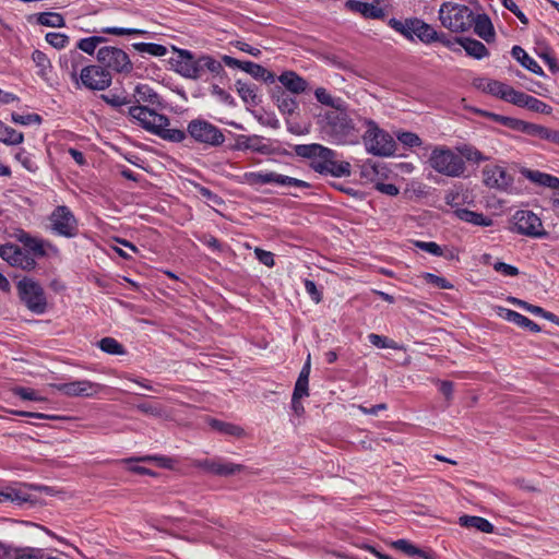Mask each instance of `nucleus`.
<instances>
[{"label": "nucleus", "instance_id": "obj_1", "mask_svg": "<svg viewBox=\"0 0 559 559\" xmlns=\"http://www.w3.org/2000/svg\"><path fill=\"white\" fill-rule=\"evenodd\" d=\"M324 133L336 144H350L357 141L358 134L347 109L329 110L324 114Z\"/></svg>", "mask_w": 559, "mask_h": 559}, {"label": "nucleus", "instance_id": "obj_2", "mask_svg": "<svg viewBox=\"0 0 559 559\" xmlns=\"http://www.w3.org/2000/svg\"><path fill=\"white\" fill-rule=\"evenodd\" d=\"M388 25L409 41L418 39L426 45L436 41L437 31L421 19L408 17L399 20L391 17L388 21Z\"/></svg>", "mask_w": 559, "mask_h": 559}, {"label": "nucleus", "instance_id": "obj_3", "mask_svg": "<svg viewBox=\"0 0 559 559\" xmlns=\"http://www.w3.org/2000/svg\"><path fill=\"white\" fill-rule=\"evenodd\" d=\"M428 162L433 170L447 177L459 178L466 170L461 156L447 146H435Z\"/></svg>", "mask_w": 559, "mask_h": 559}, {"label": "nucleus", "instance_id": "obj_4", "mask_svg": "<svg viewBox=\"0 0 559 559\" xmlns=\"http://www.w3.org/2000/svg\"><path fill=\"white\" fill-rule=\"evenodd\" d=\"M438 13L442 26L451 32L462 33L473 26L474 13L466 5L444 2Z\"/></svg>", "mask_w": 559, "mask_h": 559}, {"label": "nucleus", "instance_id": "obj_5", "mask_svg": "<svg viewBox=\"0 0 559 559\" xmlns=\"http://www.w3.org/2000/svg\"><path fill=\"white\" fill-rule=\"evenodd\" d=\"M365 123L367 126V131L365 132L362 140L366 150L376 156L393 155L396 151V143L392 135L380 129L373 120L367 119Z\"/></svg>", "mask_w": 559, "mask_h": 559}, {"label": "nucleus", "instance_id": "obj_6", "mask_svg": "<svg viewBox=\"0 0 559 559\" xmlns=\"http://www.w3.org/2000/svg\"><path fill=\"white\" fill-rule=\"evenodd\" d=\"M98 66L107 70L110 74L128 75L133 71V63L129 55L121 48L115 46H102L96 52Z\"/></svg>", "mask_w": 559, "mask_h": 559}, {"label": "nucleus", "instance_id": "obj_7", "mask_svg": "<svg viewBox=\"0 0 559 559\" xmlns=\"http://www.w3.org/2000/svg\"><path fill=\"white\" fill-rule=\"evenodd\" d=\"M240 182L250 187H261L264 185H275L280 187L298 189H307L310 187V183L307 181L274 171H248L241 176Z\"/></svg>", "mask_w": 559, "mask_h": 559}, {"label": "nucleus", "instance_id": "obj_8", "mask_svg": "<svg viewBox=\"0 0 559 559\" xmlns=\"http://www.w3.org/2000/svg\"><path fill=\"white\" fill-rule=\"evenodd\" d=\"M188 135L197 143L217 147L225 142V135L219 128L204 119H193L187 127Z\"/></svg>", "mask_w": 559, "mask_h": 559}, {"label": "nucleus", "instance_id": "obj_9", "mask_svg": "<svg viewBox=\"0 0 559 559\" xmlns=\"http://www.w3.org/2000/svg\"><path fill=\"white\" fill-rule=\"evenodd\" d=\"M20 299L26 308L36 314H43L47 309V300L43 287L31 278H23L17 283Z\"/></svg>", "mask_w": 559, "mask_h": 559}, {"label": "nucleus", "instance_id": "obj_10", "mask_svg": "<svg viewBox=\"0 0 559 559\" xmlns=\"http://www.w3.org/2000/svg\"><path fill=\"white\" fill-rule=\"evenodd\" d=\"M50 230L61 237L73 238L79 234V224L72 211L66 205H58L48 217Z\"/></svg>", "mask_w": 559, "mask_h": 559}, {"label": "nucleus", "instance_id": "obj_11", "mask_svg": "<svg viewBox=\"0 0 559 559\" xmlns=\"http://www.w3.org/2000/svg\"><path fill=\"white\" fill-rule=\"evenodd\" d=\"M128 115L133 122H136L144 130L155 134L158 127L168 126L169 119L165 115L156 112L146 105H133L128 108Z\"/></svg>", "mask_w": 559, "mask_h": 559}, {"label": "nucleus", "instance_id": "obj_12", "mask_svg": "<svg viewBox=\"0 0 559 559\" xmlns=\"http://www.w3.org/2000/svg\"><path fill=\"white\" fill-rule=\"evenodd\" d=\"M79 84L92 91H104L111 85L112 75L97 64H88L81 69Z\"/></svg>", "mask_w": 559, "mask_h": 559}, {"label": "nucleus", "instance_id": "obj_13", "mask_svg": "<svg viewBox=\"0 0 559 559\" xmlns=\"http://www.w3.org/2000/svg\"><path fill=\"white\" fill-rule=\"evenodd\" d=\"M513 229L521 235L535 238L546 235L540 218L532 211H516L513 215Z\"/></svg>", "mask_w": 559, "mask_h": 559}, {"label": "nucleus", "instance_id": "obj_14", "mask_svg": "<svg viewBox=\"0 0 559 559\" xmlns=\"http://www.w3.org/2000/svg\"><path fill=\"white\" fill-rule=\"evenodd\" d=\"M193 466L205 473L227 477L242 472L246 467L241 464L227 462L222 457L195 460Z\"/></svg>", "mask_w": 559, "mask_h": 559}, {"label": "nucleus", "instance_id": "obj_15", "mask_svg": "<svg viewBox=\"0 0 559 559\" xmlns=\"http://www.w3.org/2000/svg\"><path fill=\"white\" fill-rule=\"evenodd\" d=\"M513 176L499 165H486L483 168V182L490 189L509 191L513 186Z\"/></svg>", "mask_w": 559, "mask_h": 559}, {"label": "nucleus", "instance_id": "obj_16", "mask_svg": "<svg viewBox=\"0 0 559 559\" xmlns=\"http://www.w3.org/2000/svg\"><path fill=\"white\" fill-rule=\"evenodd\" d=\"M293 150L298 157L309 159V165L314 171L318 164H324L329 157H333V150L319 143L296 144Z\"/></svg>", "mask_w": 559, "mask_h": 559}, {"label": "nucleus", "instance_id": "obj_17", "mask_svg": "<svg viewBox=\"0 0 559 559\" xmlns=\"http://www.w3.org/2000/svg\"><path fill=\"white\" fill-rule=\"evenodd\" d=\"M56 389L67 396L92 397L103 390V385L90 380H78L55 385Z\"/></svg>", "mask_w": 559, "mask_h": 559}, {"label": "nucleus", "instance_id": "obj_18", "mask_svg": "<svg viewBox=\"0 0 559 559\" xmlns=\"http://www.w3.org/2000/svg\"><path fill=\"white\" fill-rule=\"evenodd\" d=\"M474 85L478 90L488 93L492 96H496L508 103L511 102V97L513 96L512 94L515 91L512 86L503 82L486 78L476 79L474 81Z\"/></svg>", "mask_w": 559, "mask_h": 559}, {"label": "nucleus", "instance_id": "obj_19", "mask_svg": "<svg viewBox=\"0 0 559 559\" xmlns=\"http://www.w3.org/2000/svg\"><path fill=\"white\" fill-rule=\"evenodd\" d=\"M194 74H191V80H198L202 78L205 71H209L215 76H222L225 74L224 67L221 61L214 59L210 55L195 56L193 63Z\"/></svg>", "mask_w": 559, "mask_h": 559}, {"label": "nucleus", "instance_id": "obj_20", "mask_svg": "<svg viewBox=\"0 0 559 559\" xmlns=\"http://www.w3.org/2000/svg\"><path fill=\"white\" fill-rule=\"evenodd\" d=\"M15 236L17 241L23 245L24 251L31 254V257H34V259L46 257V246H50L49 242L32 236L29 233L22 229H20Z\"/></svg>", "mask_w": 559, "mask_h": 559}, {"label": "nucleus", "instance_id": "obj_21", "mask_svg": "<svg viewBox=\"0 0 559 559\" xmlns=\"http://www.w3.org/2000/svg\"><path fill=\"white\" fill-rule=\"evenodd\" d=\"M236 150H250L264 155L274 154L275 150L271 144L264 142V139L260 135H245L240 134L236 139Z\"/></svg>", "mask_w": 559, "mask_h": 559}, {"label": "nucleus", "instance_id": "obj_22", "mask_svg": "<svg viewBox=\"0 0 559 559\" xmlns=\"http://www.w3.org/2000/svg\"><path fill=\"white\" fill-rule=\"evenodd\" d=\"M338 155L333 151V157H329L324 164L316 166V173L321 175H331L333 177H347L350 175V164L340 160Z\"/></svg>", "mask_w": 559, "mask_h": 559}, {"label": "nucleus", "instance_id": "obj_23", "mask_svg": "<svg viewBox=\"0 0 559 559\" xmlns=\"http://www.w3.org/2000/svg\"><path fill=\"white\" fill-rule=\"evenodd\" d=\"M513 96L511 97V102L510 104H513L515 106H519V107H522V108H527L534 112H540V114H549L550 112V107L542 102L540 99L534 97V96H531L526 93H523V92H520V91H514V93L512 94Z\"/></svg>", "mask_w": 559, "mask_h": 559}, {"label": "nucleus", "instance_id": "obj_24", "mask_svg": "<svg viewBox=\"0 0 559 559\" xmlns=\"http://www.w3.org/2000/svg\"><path fill=\"white\" fill-rule=\"evenodd\" d=\"M84 60L85 58L76 48L62 55L59 59L60 68L70 75L71 80L75 82L76 85H79L78 75L80 74L78 71Z\"/></svg>", "mask_w": 559, "mask_h": 559}, {"label": "nucleus", "instance_id": "obj_25", "mask_svg": "<svg viewBox=\"0 0 559 559\" xmlns=\"http://www.w3.org/2000/svg\"><path fill=\"white\" fill-rule=\"evenodd\" d=\"M177 53L176 59H174V70L186 79H190L191 74H194V59L195 55L187 49H177L175 48Z\"/></svg>", "mask_w": 559, "mask_h": 559}, {"label": "nucleus", "instance_id": "obj_26", "mask_svg": "<svg viewBox=\"0 0 559 559\" xmlns=\"http://www.w3.org/2000/svg\"><path fill=\"white\" fill-rule=\"evenodd\" d=\"M346 7L353 11L360 13L364 17L367 19H383L385 13L384 10L378 4L364 2L360 0H348L346 1Z\"/></svg>", "mask_w": 559, "mask_h": 559}, {"label": "nucleus", "instance_id": "obj_27", "mask_svg": "<svg viewBox=\"0 0 559 559\" xmlns=\"http://www.w3.org/2000/svg\"><path fill=\"white\" fill-rule=\"evenodd\" d=\"M521 174L531 182L540 187L550 188L552 190H559V178L550 174L542 173L539 170H532L523 168Z\"/></svg>", "mask_w": 559, "mask_h": 559}, {"label": "nucleus", "instance_id": "obj_28", "mask_svg": "<svg viewBox=\"0 0 559 559\" xmlns=\"http://www.w3.org/2000/svg\"><path fill=\"white\" fill-rule=\"evenodd\" d=\"M134 100L138 105L147 104L152 106H160L162 98L148 84H138L133 92Z\"/></svg>", "mask_w": 559, "mask_h": 559}, {"label": "nucleus", "instance_id": "obj_29", "mask_svg": "<svg viewBox=\"0 0 559 559\" xmlns=\"http://www.w3.org/2000/svg\"><path fill=\"white\" fill-rule=\"evenodd\" d=\"M278 81L283 84V86L294 94H300L304 93L307 87L308 83L306 80H304L301 76H299L294 71H285L278 76Z\"/></svg>", "mask_w": 559, "mask_h": 559}, {"label": "nucleus", "instance_id": "obj_30", "mask_svg": "<svg viewBox=\"0 0 559 559\" xmlns=\"http://www.w3.org/2000/svg\"><path fill=\"white\" fill-rule=\"evenodd\" d=\"M512 57L518 60L522 67L533 72L536 75L544 76L545 73L542 67L527 55V52L520 46H513L511 50Z\"/></svg>", "mask_w": 559, "mask_h": 559}, {"label": "nucleus", "instance_id": "obj_31", "mask_svg": "<svg viewBox=\"0 0 559 559\" xmlns=\"http://www.w3.org/2000/svg\"><path fill=\"white\" fill-rule=\"evenodd\" d=\"M474 32L487 43L495 38V31L490 19L486 14L474 15Z\"/></svg>", "mask_w": 559, "mask_h": 559}, {"label": "nucleus", "instance_id": "obj_32", "mask_svg": "<svg viewBox=\"0 0 559 559\" xmlns=\"http://www.w3.org/2000/svg\"><path fill=\"white\" fill-rule=\"evenodd\" d=\"M273 97L275 99L278 110L283 115L292 116L298 109V103L286 91L280 88L276 93H274Z\"/></svg>", "mask_w": 559, "mask_h": 559}, {"label": "nucleus", "instance_id": "obj_33", "mask_svg": "<svg viewBox=\"0 0 559 559\" xmlns=\"http://www.w3.org/2000/svg\"><path fill=\"white\" fill-rule=\"evenodd\" d=\"M455 215L461 221L473 224L475 226L488 227L492 225V219L490 217L468 209H457L455 210Z\"/></svg>", "mask_w": 559, "mask_h": 559}, {"label": "nucleus", "instance_id": "obj_34", "mask_svg": "<svg viewBox=\"0 0 559 559\" xmlns=\"http://www.w3.org/2000/svg\"><path fill=\"white\" fill-rule=\"evenodd\" d=\"M461 47L468 56L478 60L489 55L486 46L481 41L474 38L463 37L461 40Z\"/></svg>", "mask_w": 559, "mask_h": 559}, {"label": "nucleus", "instance_id": "obj_35", "mask_svg": "<svg viewBox=\"0 0 559 559\" xmlns=\"http://www.w3.org/2000/svg\"><path fill=\"white\" fill-rule=\"evenodd\" d=\"M459 523L463 527H473L483 533H492L495 530L488 520L475 515H463L459 519Z\"/></svg>", "mask_w": 559, "mask_h": 559}, {"label": "nucleus", "instance_id": "obj_36", "mask_svg": "<svg viewBox=\"0 0 559 559\" xmlns=\"http://www.w3.org/2000/svg\"><path fill=\"white\" fill-rule=\"evenodd\" d=\"M236 90L240 98L251 106L259 104V97L257 94V86L251 83L242 82L241 80L236 81Z\"/></svg>", "mask_w": 559, "mask_h": 559}, {"label": "nucleus", "instance_id": "obj_37", "mask_svg": "<svg viewBox=\"0 0 559 559\" xmlns=\"http://www.w3.org/2000/svg\"><path fill=\"white\" fill-rule=\"evenodd\" d=\"M242 71L250 74L252 78L257 80H262L266 83H273L275 81V76L272 72H270L264 67L251 61H245Z\"/></svg>", "mask_w": 559, "mask_h": 559}, {"label": "nucleus", "instance_id": "obj_38", "mask_svg": "<svg viewBox=\"0 0 559 559\" xmlns=\"http://www.w3.org/2000/svg\"><path fill=\"white\" fill-rule=\"evenodd\" d=\"M314 96L319 103L332 107L334 110L347 109V104L341 97H333L325 88L318 87L314 91Z\"/></svg>", "mask_w": 559, "mask_h": 559}, {"label": "nucleus", "instance_id": "obj_39", "mask_svg": "<svg viewBox=\"0 0 559 559\" xmlns=\"http://www.w3.org/2000/svg\"><path fill=\"white\" fill-rule=\"evenodd\" d=\"M106 41H108L106 37L98 35L81 38L76 44V49L93 56L97 52L99 46Z\"/></svg>", "mask_w": 559, "mask_h": 559}, {"label": "nucleus", "instance_id": "obj_40", "mask_svg": "<svg viewBox=\"0 0 559 559\" xmlns=\"http://www.w3.org/2000/svg\"><path fill=\"white\" fill-rule=\"evenodd\" d=\"M24 134L7 126L0 120V142L7 145H19L23 143Z\"/></svg>", "mask_w": 559, "mask_h": 559}, {"label": "nucleus", "instance_id": "obj_41", "mask_svg": "<svg viewBox=\"0 0 559 559\" xmlns=\"http://www.w3.org/2000/svg\"><path fill=\"white\" fill-rule=\"evenodd\" d=\"M456 151L463 160L466 159L467 162L479 164L488 159L479 150L469 144H462L456 147Z\"/></svg>", "mask_w": 559, "mask_h": 559}, {"label": "nucleus", "instance_id": "obj_42", "mask_svg": "<svg viewBox=\"0 0 559 559\" xmlns=\"http://www.w3.org/2000/svg\"><path fill=\"white\" fill-rule=\"evenodd\" d=\"M132 48L140 53H147L154 57H164L168 52L166 46L155 43H134Z\"/></svg>", "mask_w": 559, "mask_h": 559}, {"label": "nucleus", "instance_id": "obj_43", "mask_svg": "<svg viewBox=\"0 0 559 559\" xmlns=\"http://www.w3.org/2000/svg\"><path fill=\"white\" fill-rule=\"evenodd\" d=\"M38 24L48 27H62L66 24L64 17L57 12H41L36 16Z\"/></svg>", "mask_w": 559, "mask_h": 559}, {"label": "nucleus", "instance_id": "obj_44", "mask_svg": "<svg viewBox=\"0 0 559 559\" xmlns=\"http://www.w3.org/2000/svg\"><path fill=\"white\" fill-rule=\"evenodd\" d=\"M11 265L19 266L25 271H32L36 267L37 263L34 257H31V254L19 247L16 254L12 258Z\"/></svg>", "mask_w": 559, "mask_h": 559}, {"label": "nucleus", "instance_id": "obj_45", "mask_svg": "<svg viewBox=\"0 0 559 559\" xmlns=\"http://www.w3.org/2000/svg\"><path fill=\"white\" fill-rule=\"evenodd\" d=\"M167 127L168 126L158 127L159 132L155 133V135L174 143L182 142L188 135L187 131L180 129H169Z\"/></svg>", "mask_w": 559, "mask_h": 559}, {"label": "nucleus", "instance_id": "obj_46", "mask_svg": "<svg viewBox=\"0 0 559 559\" xmlns=\"http://www.w3.org/2000/svg\"><path fill=\"white\" fill-rule=\"evenodd\" d=\"M32 60L38 68L37 74L40 78H47V74L50 72L51 63L48 59L47 55L40 50H34L32 53Z\"/></svg>", "mask_w": 559, "mask_h": 559}, {"label": "nucleus", "instance_id": "obj_47", "mask_svg": "<svg viewBox=\"0 0 559 559\" xmlns=\"http://www.w3.org/2000/svg\"><path fill=\"white\" fill-rule=\"evenodd\" d=\"M211 427L222 433L239 437L243 433V429L234 424L225 423L218 419H212Z\"/></svg>", "mask_w": 559, "mask_h": 559}, {"label": "nucleus", "instance_id": "obj_48", "mask_svg": "<svg viewBox=\"0 0 559 559\" xmlns=\"http://www.w3.org/2000/svg\"><path fill=\"white\" fill-rule=\"evenodd\" d=\"M99 348L110 355H123V346L114 337H104L98 342Z\"/></svg>", "mask_w": 559, "mask_h": 559}, {"label": "nucleus", "instance_id": "obj_49", "mask_svg": "<svg viewBox=\"0 0 559 559\" xmlns=\"http://www.w3.org/2000/svg\"><path fill=\"white\" fill-rule=\"evenodd\" d=\"M463 37H451L445 33L437 32L436 41L442 44L453 52H461V40Z\"/></svg>", "mask_w": 559, "mask_h": 559}, {"label": "nucleus", "instance_id": "obj_50", "mask_svg": "<svg viewBox=\"0 0 559 559\" xmlns=\"http://www.w3.org/2000/svg\"><path fill=\"white\" fill-rule=\"evenodd\" d=\"M102 34L115 35V36H124V35H146L147 32L139 28H128V27H103L100 29Z\"/></svg>", "mask_w": 559, "mask_h": 559}, {"label": "nucleus", "instance_id": "obj_51", "mask_svg": "<svg viewBox=\"0 0 559 559\" xmlns=\"http://www.w3.org/2000/svg\"><path fill=\"white\" fill-rule=\"evenodd\" d=\"M368 341L376 347L378 348H391V349H396L397 348V345H396V342L386 337V336H383V335H379V334H376V333H370L368 335Z\"/></svg>", "mask_w": 559, "mask_h": 559}, {"label": "nucleus", "instance_id": "obj_52", "mask_svg": "<svg viewBox=\"0 0 559 559\" xmlns=\"http://www.w3.org/2000/svg\"><path fill=\"white\" fill-rule=\"evenodd\" d=\"M11 120L16 124L29 126L40 124L43 119L38 114L20 115L17 112H13L11 115Z\"/></svg>", "mask_w": 559, "mask_h": 559}, {"label": "nucleus", "instance_id": "obj_53", "mask_svg": "<svg viewBox=\"0 0 559 559\" xmlns=\"http://www.w3.org/2000/svg\"><path fill=\"white\" fill-rule=\"evenodd\" d=\"M46 41L56 49L64 48L69 43V36L62 33L50 32L46 34Z\"/></svg>", "mask_w": 559, "mask_h": 559}, {"label": "nucleus", "instance_id": "obj_54", "mask_svg": "<svg viewBox=\"0 0 559 559\" xmlns=\"http://www.w3.org/2000/svg\"><path fill=\"white\" fill-rule=\"evenodd\" d=\"M396 139L405 146L414 147L423 144L421 139L414 132L403 131L396 134Z\"/></svg>", "mask_w": 559, "mask_h": 559}, {"label": "nucleus", "instance_id": "obj_55", "mask_svg": "<svg viewBox=\"0 0 559 559\" xmlns=\"http://www.w3.org/2000/svg\"><path fill=\"white\" fill-rule=\"evenodd\" d=\"M548 129L549 128L547 127L525 121V126L522 128V132L532 136L539 138L542 140H546Z\"/></svg>", "mask_w": 559, "mask_h": 559}, {"label": "nucleus", "instance_id": "obj_56", "mask_svg": "<svg viewBox=\"0 0 559 559\" xmlns=\"http://www.w3.org/2000/svg\"><path fill=\"white\" fill-rule=\"evenodd\" d=\"M102 99L114 108H119L121 106L131 104V99L129 97L112 93L103 94Z\"/></svg>", "mask_w": 559, "mask_h": 559}, {"label": "nucleus", "instance_id": "obj_57", "mask_svg": "<svg viewBox=\"0 0 559 559\" xmlns=\"http://www.w3.org/2000/svg\"><path fill=\"white\" fill-rule=\"evenodd\" d=\"M424 278L428 284H432L441 289H452L453 285L444 277L438 276L432 273H425Z\"/></svg>", "mask_w": 559, "mask_h": 559}, {"label": "nucleus", "instance_id": "obj_58", "mask_svg": "<svg viewBox=\"0 0 559 559\" xmlns=\"http://www.w3.org/2000/svg\"><path fill=\"white\" fill-rule=\"evenodd\" d=\"M393 547L405 552L408 556L421 554V549L409 543L407 539H397L393 543Z\"/></svg>", "mask_w": 559, "mask_h": 559}, {"label": "nucleus", "instance_id": "obj_59", "mask_svg": "<svg viewBox=\"0 0 559 559\" xmlns=\"http://www.w3.org/2000/svg\"><path fill=\"white\" fill-rule=\"evenodd\" d=\"M415 246L420 250L428 252L432 255L440 257L443 254L442 248L433 241H416Z\"/></svg>", "mask_w": 559, "mask_h": 559}, {"label": "nucleus", "instance_id": "obj_60", "mask_svg": "<svg viewBox=\"0 0 559 559\" xmlns=\"http://www.w3.org/2000/svg\"><path fill=\"white\" fill-rule=\"evenodd\" d=\"M306 293L310 296L311 300L316 304L322 301V292L317 287L316 283L311 280H305Z\"/></svg>", "mask_w": 559, "mask_h": 559}, {"label": "nucleus", "instance_id": "obj_61", "mask_svg": "<svg viewBox=\"0 0 559 559\" xmlns=\"http://www.w3.org/2000/svg\"><path fill=\"white\" fill-rule=\"evenodd\" d=\"M254 255L258 261L265 266L272 267L275 264L274 254L271 251L263 250L261 248L254 249Z\"/></svg>", "mask_w": 559, "mask_h": 559}, {"label": "nucleus", "instance_id": "obj_62", "mask_svg": "<svg viewBox=\"0 0 559 559\" xmlns=\"http://www.w3.org/2000/svg\"><path fill=\"white\" fill-rule=\"evenodd\" d=\"M7 501H19V502H24L26 501V498L21 496V493L13 489V488H8L5 490H0V502H7Z\"/></svg>", "mask_w": 559, "mask_h": 559}, {"label": "nucleus", "instance_id": "obj_63", "mask_svg": "<svg viewBox=\"0 0 559 559\" xmlns=\"http://www.w3.org/2000/svg\"><path fill=\"white\" fill-rule=\"evenodd\" d=\"M14 394L25 401H44L33 389L17 386L13 390Z\"/></svg>", "mask_w": 559, "mask_h": 559}, {"label": "nucleus", "instance_id": "obj_64", "mask_svg": "<svg viewBox=\"0 0 559 559\" xmlns=\"http://www.w3.org/2000/svg\"><path fill=\"white\" fill-rule=\"evenodd\" d=\"M492 267L496 272H499L504 276H516L520 273L518 267L500 261L493 263Z\"/></svg>", "mask_w": 559, "mask_h": 559}]
</instances>
